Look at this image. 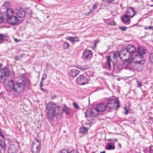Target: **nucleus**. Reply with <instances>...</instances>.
I'll use <instances>...</instances> for the list:
<instances>
[{"mask_svg": "<svg viewBox=\"0 0 153 153\" xmlns=\"http://www.w3.org/2000/svg\"><path fill=\"white\" fill-rule=\"evenodd\" d=\"M100 42V40L98 39L95 40L94 41V46L96 47L97 44Z\"/></svg>", "mask_w": 153, "mask_h": 153, "instance_id": "obj_39", "label": "nucleus"}, {"mask_svg": "<svg viewBox=\"0 0 153 153\" xmlns=\"http://www.w3.org/2000/svg\"><path fill=\"white\" fill-rule=\"evenodd\" d=\"M93 53L91 51L88 49L85 50L82 53V58L84 59H90L93 56Z\"/></svg>", "mask_w": 153, "mask_h": 153, "instance_id": "obj_8", "label": "nucleus"}, {"mask_svg": "<svg viewBox=\"0 0 153 153\" xmlns=\"http://www.w3.org/2000/svg\"><path fill=\"white\" fill-rule=\"evenodd\" d=\"M1 64L0 63V68L1 67Z\"/></svg>", "mask_w": 153, "mask_h": 153, "instance_id": "obj_60", "label": "nucleus"}, {"mask_svg": "<svg viewBox=\"0 0 153 153\" xmlns=\"http://www.w3.org/2000/svg\"><path fill=\"white\" fill-rule=\"evenodd\" d=\"M131 59L134 60L136 64L143 65L145 62V60L143 56L137 53V51L131 56Z\"/></svg>", "mask_w": 153, "mask_h": 153, "instance_id": "obj_3", "label": "nucleus"}, {"mask_svg": "<svg viewBox=\"0 0 153 153\" xmlns=\"http://www.w3.org/2000/svg\"><path fill=\"white\" fill-rule=\"evenodd\" d=\"M79 73V71L76 69L73 68L71 70L70 74L71 76L75 77L77 76Z\"/></svg>", "mask_w": 153, "mask_h": 153, "instance_id": "obj_17", "label": "nucleus"}, {"mask_svg": "<svg viewBox=\"0 0 153 153\" xmlns=\"http://www.w3.org/2000/svg\"><path fill=\"white\" fill-rule=\"evenodd\" d=\"M66 39L69 40L70 42H79V39L78 37L77 36L76 37H72V36H70L69 37H68L66 38Z\"/></svg>", "mask_w": 153, "mask_h": 153, "instance_id": "obj_21", "label": "nucleus"}, {"mask_svg": "<svg viewBox=\"0 0 153 153\" xmlns=\"http://www.w3.org/2000/svg\"><path fill=\"white\" fill-rule=\"evenodd\" d=\"M15 59L16 60L18 61L20 60V58L18 56H15Z\"/></svg>", "mask_w": 153, "mask_h": 153, "instance_id": "obj_50", "label": "nucleus"}, {"mask_svg": "<svg viewBox=\"0 0 153 153\" xmlns=\"http://www.w3.org/2000/svg\"><path fill=\"white\" fill-rule=\"evenodd\" d=\"M16 14L19 18H24L26 15L25 12L24 10L20 7H18L16 8Z\"/></svg>", "mask_w": 153, "mask_h": 153, "instance_id": "obj_9", "label": "nucleus"}, {"mask_svg": "<svg viewBox=\"0 0 153 153\" xmlns=\"http://www.w3.org/2000/svg\"><path fill=\"white\" fill-rule=\"evenodd\" d=\"M15 12L11 8H7L3 15L6 18V19L14 16Z\"/></svg>", "mask_w": 153, "mask_h": 153, "instance_id": "obj_12", "label": "nucleus"}, {"mask_svg": "<svg viewBox=\"0 0 153 153\" xmlns=\"http://www.w3.org/2000/svg\"><path fill=\"white\" fill-rule=\"evenodd\" d=\"M137 52L141 55L142 56L146 53V50L143 47L140 46L138 48Z\"/></svg>", "mask_w": 153, "mask_h": 153, "instance_id": "obj_19", "label": "nucleus"}, {"mask_svg": "<svg viewBox=\"0 0 153 153\" xmlns=\"http://www.w3.org/2000/svg\"><path fill=\"white\" fill-rule=\"evenodd\" d=\"M149 153H153V145H151L150 146L149 148Z\"/></svg>", "mask_w": 153, "mask_h": 153, "instance_id": "obj_36", "label": "nucleus"}, {"mask_svg": "<svg viewBox=\"0 0 153 153\" xmlns=\"http://www.w3.org/2000/svg\"><path fill=\"white\" fill-rule=\"evenodd\" d=\"M146 29H151L153 30V26H149L145 28Z\"/></svg>", "mask_w": 153, "mask_h": 153, "instance_id": "obj_46", "label": "nucleus"}, {"mask_svg": "<svg viewBox=\"0 0 153 153\" xmlns=\"http://www.w3.org/2000/svg\"><path fill=\"white\" fill-rule=\"evenodd\" d=\"M120 106V103L118 100L112 99L107 103V107L109 109H117Z\"/></svg>", "mask_w": 153, "mask_h": 153, "instance_id": "obj_4", "label": "nucleus"}, {"mask_svg": "<svg viewBox=\"0 0 153 153\" xmlns=\"http://www.w3.org/2000/svg\"><path fill=\"white\" fill-rule=\"evenodd\" d=\"M108 25H113V24H111L110 23H108Z\"/></svg>", "mask_w": 153, "mask_h": 153, "instance_id": "obj_57", "label": "nucleus"}, {"mask_svg": "<svg viewBox=\"0 0 153 153\" xmlns=\"http://www.w3.org/2000/svg\"><path fill=\"white\" fill-rule=\"evenodd\" d=\"M77 83L80 85H83L87 84L88 82L87 78L83 75H80L76 79Z\"/></svg>", "mask_w": 153, "mask_h": 153, "instance_id": "obj_10", "label": "nucleus"}, {"mask_svg": "<svg viewBox=\"0 0 153 153\" xmlns=\"http://www.w3.org/2000/svg\"><path fill=\"white\" fill-rule=\"evenodd\" d=\"M78 68L81 70L84 71L88 69V67L87 65H85L82 67L79 66Z\"/></svg>", "mask_w": 153, "mask_h": 153, "instance_id": "obj_30", "label": "nucleus"}, {"mask_svg": "<svg viewBox=\"0 0 153 153\" xmlns=\"http://www.w3.org/2000/svg\"><path fill=\"white\" fill-rule=\"evenodd\" d=\"M1 70L3 76H8L9 75L10 71L7 68L5 67L4 69H1Z\"/></svg>", "mask_w": 153, "mask_h": 153, "instance_id": "obj_24", "label": "nucleus"}, {"mask_svg": "<svg viewBox=\"0 0 153 153\" xmlns=\"http://www.w3.org/2000/svg\"><path fill=\"white\" fill-rule=\"evenodd\" d=\"M107 63L105 65L106 67L107 68H109L111 67V62L112 60L111 59V56H107Z\"/></svg>", "mask_w": 153, "mask_h": 153, "instance_id": "obj_22", "label": "nucleus"}, {"mask_svg": "<svg viewBox=\"0 0 153 153\" xmlns=\"http://www.w3.org/2000/svg\"><path fill=\"white\" fill-rule=\"evenodd\" d=\"M85 117H88V116L87 115V112H86L85 113Z\"/></svg>", "mask_w": 153, "mask_h": 153, "instance_id": "obj_55", "label": "nucleus"}, {"mask_svg": "<svg viewBox=\"0 0 153 153\" xmlns=\"http://www.w3.org/2000/svg\"><path fill=\"white\" fill-rule=\"evenodd\" d=\"M98 6V5L97 4H94L93 7H92V9L93 10H94L95 9H97Z\"/></svg>", "mask_w": 153, "mask_h": 153, "instance_id": "obj_42", "label": "nucleus"}, {"mask_svg": "<svg viewBox=\"0 0 153 153\" xmlns=\"http://www.w3.org/2000/svg\"><path fill=\"white\" fill-rule=\"evenodd\" d=\"M5 146V144L4 142H2L0 144V153L1 152V149L2 148Z\"/></svg>", "mask_w": 153, "mask_h": 153, "instance_id": "obj_31", "label": "nucleus"}, {"mask_svg": "<svg viewBox=\"0 0 153 153\" xmlns=\"http://www.w3.org/2000/svg\"><path fill=\"white\" fill-rule=\"evenodd\" d=\"M124 109L126 111L125 114H127L128 113V110L127 109L126 107H125L124 108Z\"/></svg>", "mask_w": 153, "mask_h": 153, "instance_id": "obj_47", "label": "nucleus"}, {"mask_svg": "<svg viewBox=\"0 0 153 153\" xmlns=\"http://www.w3.org/2000/svg\"><path fill=\"white\" fill-rule=\"evenodd\" d=\"M108 140V141H113L114 142H117L118 141V140L117 139H115L113 140H112L111 139H109Z\"/></svg>", "mask_w": 153, "mask_h": 153, "instance_id": "obj_45", "label": "nucleus"}, {"mask_svg": "<svg viewBox=\"0 0 153 153\" xmlns=\"http://www.w3.org/2000/svg\"><path fill=\"white\" fill-rule=\"evenodd\" d=\"M109 3H112L115 0H106Z\"/></svg>", "mask_w": 153, "mask_h": 153, "instance_id": "obj_51", "label": "nucleus"}, {"mask_svg": "<svg viewBox=\"0 0 153 153\" xmlns=\"http://www.w3.org/2000/svg\"><path fill=\"white\" fill-rule=\"evenodd\" d=\"M68 153H78L75 150H72L70 152H69Z\"/></svg>", "mask_w": 153, "mask_h": 153, "instance_id": "obj_52", "label": "nucleus"}, {"mask_svg": "<svg viewBox=\"0 0 153 153\" xmlns=\"http://www.w3.org/2000/svg\"><path fill=\"white\" fill-rule=\"evenodd\" d=\"M58 153H68V152L66 149H62L60 150Z\"/></svg>", "mask_w": 153, "mask_h": 153, "instance_id": "obj_34", "label": "nucleus"}, {"mask_svg": "<svg viewBox=\"0 0 153 153\" xmlns=\"http://www.w3.org/2000/svg\"><path fill=\"white\" fill-rule=\"evenodd\" d=\"M14 40L16 42H18L21 41V40L20 39H18L16 38H14Z\"/></svg>", "mask_w": 153, "mask_h": 153, "instance_id": "obj_48", "label": "nucleus"}, {"mask_svg": "<svg viewBox=\"0 0 153 153\" xmlns=\"http://www.w3.org/2000/svg\"><path fill=\"white\" fill-rule=\"evenodd\" d=\"M5 86L7 90L9 91H13L14 87L13 81L11 79H7L4 81Z\"/></svg>", "mask_w": 153, "mask_h": 153, "instance_id": "obj_7", "label": "nucleus"}, {"mask_svg": "<svg viewBox=\"0 0 153 153\" xmlns=\"http://www.w3.org/2000/svg\"><path fill=\"white\" fill-rule=\"evenodd\" d=\"M91 113L94 116H96L99 115L101 113L96 107L91 110Z\"/></svg>", "mask_w": 153, "mask_h": 153, "instance_id": "obj_20", "label": "nucleus"}, {"mask_svg": "<svg viewBox=\"0 0 153 153\" xmlns=\"http://www.w3.org/2000/svg\"><path fill=\"white\" fill-rule=\"evenodd\" d=\"M119 56L120 58V53L118 51L115 52L113 55V58L114 59H117Z\"/></svg>", "mask_w": 153, "mask_h": 153, "instance_id": "obj_27", "label": "nucleus"}, {"mask_svg": "<svg viewBox=\"0 0 153 153\" xmlns=\"http://www.w3.org/2000/svg\"><path fill=\"white\" fill-rule=\"evenodd\" d=\"M127 28V27L125 26L121 27L120 28V29L123 31H126Z\"/></svg>", "mask_w": 153, "mask_h": 153, "instance_id": "obj_37", "label": "nucleus"}, {"mask_svg": "<svg viewBox=\"0 0 153 153\" xmlns=\"http://www.w3.org/2000/svg\"><path fill=\"white\" fill-rule=\"evenodd\" d=\"M149 59L150 62L153 64V53H151L149 54Z\"/></svg>", "mask_w": 153, "mask_h": 153, "instance_id": "obj_29", "label": "nucleus"}, {"mask_svg": "<svg viewBox=\"0 0 153 153\" xmlns=\"http://www.w3.org/2000/svg\"><path fill=\"white\" fill-rule=\"evenodd\" d=\"M4 6L6 7V10L7 8H11V7H10V4L8 2H5L3 4Z\"/></svg>", "mask_w": 153, "mask_h": 153, "instance_id": "obj_32", "label": "nucleus"}, {"mask_svg": "<svg viewBox=\"0 0 153 153\" xmlns=\"http://www.w3.org/2000/svg\"><path fill=\"white\" fill-rule=\"evenodd\" d=\"M149 123H153V118L150 117L149 118Z\"/></svg>", "mask_w": 153, "mask_h": 153, "instance_id": "obj_41", "label": "nucleus"}, {"mask_svg": "<svg viewBox=\"0 0 153 153\" xmlns=\"http://www.w3.org/2000/svg\"><path fill=\"white\" fill-rule=\"evenodd\" d=\"M27 13L29 15H30L32 13V10L29 9H27Z\"/></svg>", "mask_w": 153, "mask_h": 153, "instance_id": "obj_40", "label": "nucleus"}, {"mask_svg": "<svg viewBox=\"0 0 153 153\" xmlns=\"http://www.w3.org/2000/svg\"><path fill=\"white\" fill-rule=\"evenodd\" d=\"M69 46L70 45L68 42H64L63 47L65 49H68L69 47Z\"/></svg>", "mask_w": 153, "mask_h": 153, "instance_id": "obj_28", "label": "nucleus"}, {"mask_svg": "<svg viewBox=\"0 0 153 153\" xmlns=\"http://www.w3.org/2000/svg\"><path fill=\"white\" fill-rule=\"evenodd\" d=\"M41 90L44 92L47 93L48 92L47 90L46 89H44L42 88H40Z\"/></svg>", "mask_w": 153, "mask_h": 153, "instance_id": "obj_49", "label": "nucleus"}, {"mask_svg": "<svg viewBox=\"0 0 153 153\" xmlns=\"http://www.w3.org/2000/svg\"><path fill=\"white\" fill-rule=\"evenodd\" d=\"M119 147H121V145L119 143Z\"/></svg>", "mask_w": 153, "mask_h": 153, "instance_id": "obj_59", "label": "nucleus"}, {"mask_svg": "<svg viewBox=\"0 0 153 153\" xmlns=\"http://www.w3.org/2000/svg\"><path fill=\"white\" fill-rule=\"evenodd\" d=\"M126 14L130 18L133 17L135 14V12L134 9L132 7H128L126 11Z\"/></svg>", "mask_w": 153, "mask_h": 153, "instance_id": "obj_13", "label": "nucleus"}, {"mask_svg": "<svg viewBox=\"0 0 153 153\" xmlns=\"http://www.w3.org/2000/svg\"><path fill=\"white\" fill-rule=\"evenodd\" d=\"M131 18L127 15H124L123 17H121V20L122 22L124 23H126L128 22L129 24L130 22Z\"/></svg>", "mask_w": 153, "mask_h": 153, "instance_id": "obj_18", "label": "nucleus"}, {"mask_svg": "<svg viewBox=\"0 0 153 153\" xmlns=\"http://www.w3.org/2000/svg\"><path fill=\"white\" fill-rule=\"evenodd\" d=\"M46 109L48 111L47 116L48 119L52 120L55 116L59 115L62 113L60 107L56 105L53 102H50L47 104Z\"/></svg>", "mask_w": 153, "mask_h": 153, "instance_id": "obj_1", "label": "nucleus"}, {"mask_svg": "<svg viewBox=\"0 0 153 153\" xmlns=\"http://www.w3.org/2000/svg\"><path fill=\"white\" fill-rule=\"evenodd\" d=\"M0 136H1L4 139L5 138L4 136L3 133L1 131H0Z\"/></svg>", "mask_w": 153, "mask_h": 153, "instance_id": "obj_44", "label": "nucleus"}, {"mask_svg": "<svg viewBox=\"0 0 153 153\" xmlns=\"http://www.w3.org/2000/svg\"><path fill=\"white\" fill-rule=\"evenodd\" d=\"M5 19L6 18L4 15L3 16H0V24L2 23Z\"/></svg>", "mask_w": 153, "mask_h": 153, "instance_id": "obj_35", "label": "nucleus"}, {"mask_svg": "<svg viewBox=\"0 0 153 153\" xmlns=\"http://www.w3.org/2000/svg\"><path fill=\"white\" fill-rule=\"evenodd\" d=\"M100 113L105 111L106 108V105L103 103H101L96 106Z\"/></svg>", "mask_w": 153, "mask_h": 153, "instance_id": "obj_16", "label": "nucleus"}, {"mask_svg": "<svg viewBox=\"0 0 153 153\" xmlns=\"http://www.w3.org/2000/svg\"><path fill=\"white\" fill-rule=\"evenodd\" d=\"M42 81H41V82H40V88H42V86L43 85Z\"/></svg>", "mask_w": 153, "mask_h": 153, "instance_id": "obj_54", "label": "nucleus"}, {"mask_svg": "<svg viewBox=\"0 0 153 153\" xmlns=\"http://www.w3.org/2000/svg\"><path fill=\"white\" fill-rule=\"evenodd\" d=\"M3 74L1 69L0 70V79L3 78Z\"/></svg>", "mask_w": 153, "mask_h": 153, "instance_id": "obj_43", "label": "nucleus"}, {"mask_svg": "<svg viewBox=\"0 0 153 153\" xmlns=\"http://www.w3.org/2000/svg\"><path fill=\"white\" fill-rule=\"evenodd\" d=\"M35 140L38 144H36L35 142L33 143L31 149V151L32 153H39L41 148V142L37 138H35Z\"/></svg>", "mask_w": 153, "mask_h": 153, "instance_id": "obj_6", "label": "nucleus"}, {"mask_svg": "<svg viewBox=\"0 0 153 153\" xmlns=\"http://www.w3.org/2000/svg\"><path fill=\"white\" fill-rule=\"evenodd\" d=\"M73 105L74 107L77 110H79L80 108L78 105L77 103H76L75 102H73Z\"/></svg>", "mask_w": 153, "mask_h": 153, "instance_id": "obj_33", "label": "nucleus"}, {"mask_svg": "<svg viewBox=\"0 0 153 153\" xmlns=\"http://www.w3.org/2000/svg\"><path fill=\"white\" fill-rule=\"evenodd\" d=\"M93 11H92V10H90V11L88 13H93Z\"/></svg>", "mask_w": 153, "mask_h": 153, "instance_id": "obj_56", "label": "nucleus"}, {"mask_svg": "<svg viewBox=\"0 0 153 153\" xmlns=\"http://www.w3.org/2000/svg\"><path fill=\"white\" fill-rule=\"evenodd\" d=\"M138 82V86L140 87L142 85L141 84V83L139 82V81H137Z\"/></svg>", "mask_w": 153, "mask_h": 153, "instance_id": "obj_53", "label": "nucleus"}, {"mask_svg": "<svg viewBox=\"0 0 153 153\" xmlns=\"http://www.w3.org/2000/svg\"><path fill=\"white\" fill-rule=\"evenodd\" d=\"M47 77V76L46 74H45L42 75V78H41V81H43Z\"/></svg>", "mask_w": 153, "mask_h": 153, "instance_id": "obj_38", "label": "nucleus"}, {"mask_svg": "<svg viewBox=\"0 0 153 153\" xmlns=\"http://www.w3.org/2000/svg\"><path fill=\"white\" fill-rule=\"evenodd\" d=\"M21 82H17L14 85L13 91L16 93H20L22 92L26 85H29L30 84L29 80L27 79L26 77L22 76L21 78Z\"/></svg>", "mask_w": 153, "mask_h": 153, "instance_id": "obj_2", "label": "nucleus"}, {"mask_svg": "<svg viewBox=\"0 0 153 153\" xmlns=\"http://www.w3.org/2000/svg\"><path fill=\"white\" fill-rule=\"evenodd\" d=\"M80 132L82 134H85L88 132V129L85 127H82L79 128Z\"/></svg>", "mask_w": 153, "mask_h": 153, "instance_id": "obj_25", "label": "nucleus"}, {"mask_svg": "<svg viewBox=\"0 0 153 153\" xmlns=\"http://www.w3.org/2000/svg\"><path fill=\"white\" fill-rule=\"evenodd\" d=\"M9 40V36L7 34H0V44L3 43L4 41Z\"/></svg>", "mask_w": 153, "mask_h": 153, "instance_id": "obj_15", "label": "nucleus"}, {"mask_svg": "<svg viewBox=\"0 0 153 153\" xmlns=\"http://www.w3.org/2000/svg\"><path fill=\"white\" fill-rule=\"evenodd\" d=\"M115 149V146L114 143L111 145L110 143H107L105 149L108 150H114Z\"/></svg>", "mask_w": 153, "mask_h": 153, "instance_id": "obj_23", "label": "nucleus"}, {"mask_svg": "<svg viewBox=\"0 0 153 153\" xmlns=\"http://www.w3.org/2000/svg\"><path fill=\"white\" fill-rule=\"evenodd\" d=\"M126 51L130 54L131 56L137 52L134 46L131 45H128L126 47Z\"/></svg>", "mask_w": 153, "mask_h": 153, "instance_id": "obj_14", "label": "nucleus"}, {"mask_svg": "<svg viewBox=\"0 0 153 153\" xmlns=\"http://www.w3.org/2000/svg\"><path fill=\"white\" fill-rule=\"evenodd\" d=\"M131 56L126 50H122L120 52V58L123 61L127 62L131 60Z\"/></svg>", "mask_w": 153, "mask_h": 153, "instance_id": "obj_5", "label": "nucleus"}, {"mask_svg": "<svg viewBox=\"0 0 153 153\" xmlns=\"http://www.w3.org/2000/svg\"><path fill=\"white\" fill-rule=\"evenodd\" d=\"M63 111L65 112L67 115H69L70 114V109L68 108L66 106H65L64 107L63 109Z\"/></svg>", "mask_w": 153, "mask_h": 153, "instance_id": "obj_26", "label": "nucleus"}, {"mask_svg": "<svg viewBox=\"0 0 153 153\" xmlns=\"http://www.w3.org/2000/svg\"><path fill=\"white\" fill-rule=\"evenodd\" d=\"M151 7H153V5H151Z\"/></svg>", "mask_w": 153, "mask_h": 153, "instance_id": "obj_61", "label": "nucleus"}, {"mask_svg": "<svg viewBox=\"0 0 153 153\" xmlns=\"http://www.w3.org/2000/svg\"><path fill=\"white\" fill-rule=\"evenodd\" d=\"M7 20L9 23L13 25H16L19 22L17 17L14 16L7 18Z\"/></svg>", "mask_w": 153, "mask_h": 153, "instance_id": "obj_11", "label": "nucleus"}, {"mask_svg": "<svg viewBox=\"0 0 153 153\" xmlns=\"http://www.w3.org/2000/svg\"><path fill=\"white\" fill-rule=\"evenodd\" d=\"M100 153H105V151L101 152H100Z\"/></svg>", "mask_w": 153, "mask_h": 153, "instance_id": "obj_58", "label": "nucleus"}]
</instances>
